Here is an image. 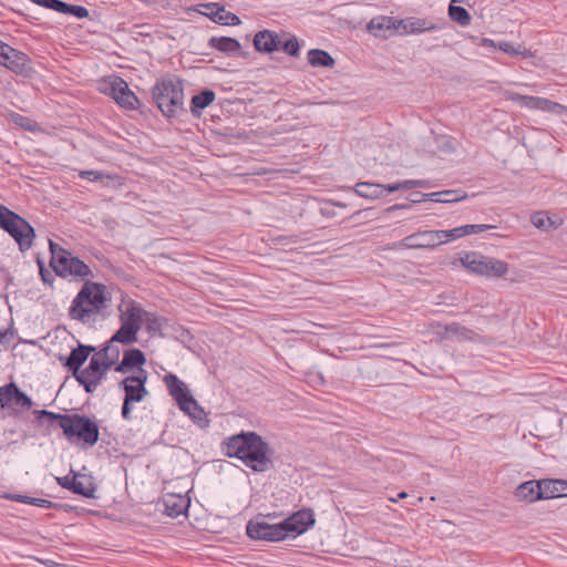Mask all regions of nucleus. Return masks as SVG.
I'll return each instance as SVG.
<instances>
[{"instance_id":"nucleus-1","label":"nucleus","mask_w":567,"mask_h":567,"mask_svg":"<svg viewBox=\"0 0 567 567\" xmlns=\"http://www.w3.org/2000/svg\"><path fill=\"white\" fill-rule=\"evenodd\" d=\"M226 455L237 457L256 472L267 471L270 465V449L261 436L255 432L230 436L225 442Z\"/></svg>"},{"instance_id":"nucleus-2","label":"nucleus","mask_w":567,"mask_h":567,"mask_svg":"<svg viewBox=\"0 0 567 567\" xmlns=\"http://www.w3.org/2000/svg\"><path fill=\"white\" fill-rule=\"evenodd\" d=\"M106 303L105 286L86 281L72 300L69 308V317L82 324H90L94 322L96 316L106 308Z\"/></svg>"},{"instance_id":"nucleus-3","label":"nucleus","mask_w":567,"mask_h":567,"mask_svg":"<svg viewBox=\"0 0 567 567\" xmlns=\"http://www.w3.org/2000/svg\"><path fill=\"white\" fill-rule=\"evenodd\" d=\"M38 419L48 417L59 421V426L69 440L76 437L91 447L99 441V426L96 422L85 415L80 414H58L47 410L35 411Z\"/></svg>"},{"instance_id":"nucleus-4","label":"nucleus","mask_w":567,"mask_h":567,"mask_svg":"<svg viewBox=\"0 0 567 567\" xmlns=\"http://www.w3.org/2000/svg\"><path fill=\"white\" fill-rule=\"evenodd\" d=\"M153 99L167 117L177 116L184 111V90L178 79H163L153 87Z\"/></svg>"},{"instance_id":"nucleus-5","label":"nucleus","mask_w":567,"mask_h":567,"mask_svg":"<svg viewBox=\"0 0 567 567\" xmlns=\"http://www.w3.org/2000/svg\"><path fill=\"white\" fill-rule=\"evenodd\" d=\"M169 394L177 402L179 409L189 415L199 425H207L205 411L198 405L190 394L187 385L173 373H167L163 379Z\"/></svg>"},{"instance_id":"nucleus-6","label":"nucleus","mask_w":567,"mask_h":567,"mask_svg":"<svg viewBox=\"0 0 567 567\" xmlns=\"http://www.w3.org/2000/svg\"><path fill=\"white\" fill-rule=\"evenodd\" d=\"M49 247L51 252L50 265L58 276L63 278H85L91 275V270L87 265H85L78 257H74L60 245L49 240Z\"/></svg>"},{"instance_id":"nucleus-7","label":"nucleus","mask_w":567,"mask_h":567,"mask_svg":"<svg viewBox=\"0 0 567 567\" xmlns=\"http://www.w3.org/2000/svg\"><path fill=\"white\" fill-rule=\"evenodd\" d=\"M0 226L17 241L21 251L32 246L33 227L21 216L0 204Z\"/></svg>"},{"instance_id":"nucleus-8","label":"nucleus","mask_w":567,"mask_h":567,"mask_svg":"<svg viewBox=\"0 0 567 567\" xmlns=\"http://www.w3.org/2000/svg\"><path fill=\"white\" fill-rule=\"evenodd\" d=\"M121 327L111 338V342L131 344L136 342L137 332L144 320H150V312L135 303H130L121 317Z\"/></svg>"},{"instance_id":"nucleus-9","label":"nucleus","mask_w":567,"mask_h":567,"mask_svg":"<svg viewBox=\"0 0 567 567\" xmlns=\"http://www.w3.org/2000/svg\"><path fill=\"white\" fill-rule=\"evenodd\" d=\"M460 261L466 269L480 276L498 278L508 271V265L505 261L476 251L465 252L460 257Z\"/></svg>"},{"instance_id":"nucleus-10","label":"nucleus","mask_w":567,"mask_h":567,"mask_svg":"<svg viewBox=\"0 0 567 567\" xmlns=\"http://www.w3.org/2000/svg\"><path fill=\"white\" fill-rule=\"evenodd\" d=\"M146 381L147 372L144 369H138L136 375L127 377L121 382L125 391V399L122 406L123 419H131V403L141 402L148 394L145 388Z\"/></svg>"},{"instance_id":"nucleus-11","label":"nucleus","mask_w":567,"mask_h":567,"mask_svg":"<svg viewBox=\"0 0 567 567\" xmlns=\"http://www.w3.org/2000/svg\"><path fill=\"white\" fill-rule=\"evenodd\" d=\"M246 532L252 539L279 542L289 538L285 522L269 524L265 520H250L247 524Z\"/></svg>"},{"instance_id":"nucleus-12","label":"nucleus","mask_w":567,"mask_h":567,"mask_svg":"<svg viewBox=\"0 0 567 567\" xmlns=\"http://www.w3.org/2000/svg\"><path fill=\"white\" fill-rule=\"evenodd\" d=\"M101 91L112 96L122 107L133 110L136 106L137 99L135 94L121 78H109L101 84Z\"/></svg>"},{"instance_id":"nucleus-13","label":"nucleus","mask_w":567,"mask_h":567,"mask_svg":"<svg viewBox=\"0 0 567 567\" xmlns=\"http://www.w3.org/2000/svg\"><path fill=\"white\" fill-rule=\"evenodd\" d=\"M32 406L31 399L21 392L14 383L0 388V409L28 411Z\"/></svg>"},{"instance_id":"nucleus-14","label":"nucleus","mask_w":567,"mask_h":567,"mask_svg":"<svg viewBox=\"0 0 567 567\" xmlns=\"http://www.w3.org/2000/svg\"><path fill=\"white\" fill-rule=\"evenodd\" d=\"M28 56L0 40V64L17 74L28 71Z\"/></svg>"},{"instance_id":"nucleus-15","label":"nucleus","mask_w":567,"mask_h":567,"mask_svg":"<svg viewBox=\"0 0 567 567\" xmlns=\"http://www.w3.org/2000/svg\"><path fill=\"white\" fill-rule=\"evenodd\" d=\"M437 237L435 230H422L404 237L398 247L405 249L434 248L440 245Z\"/></svg>"},{"instance_id":"nucleus-16","label":"nucleus","mask_w":567,"mask_h":567,"mask_svg":"<svg viewBox=\"0 0 567 567\" xmlns=\"http://www.w3.org/2000/svg\"><path fill=\"white\" fill-rule=\"evenodd\" d=\"M398 24L399 29L403 30V34H414L440 30L444 24V20L433 21L411 17L406 19H399Z\"/></svg>"},{"instance_id":"nucleus-17","label":"nucleus","mask_w":567,"mask_h":567,"mask_svg":"<svg viewBox=\"0 0 567 567\" xmlns=\"http://www.w3.org/2000/svg\"><path fill=\"white\" fill-rule=\"evenodd\" d=\"M199 7L203 8L199 12L216 23L223 25H238L240 23V19L235 13L227 11L225 7L219 3H203Z\"/></svg>"},{"instance_id":"nucleus-18","label":"nucleus","mask_w":567,"mask_h":567,"mask_svg":"<svg viewBox=\"0 0 567 567\" xmlns=\"http://www.w3.org/2000/svg\"><path fill=\"white\" fill-rule=\"evenodd\" d=\"M399 19L385 16L373 18L367 25V30L375 38L388 39L399 30Z\"/></svg>"},{"instance_id":"nucleus-19","label":"nucleus","mask_w":567,"mask_h":567,"mask_svg":"<svg viewBox=\"0 0 567 567\" xmlns=\"http://www.w3.org/2000/svg\"><path fill=\"white\" fill-rule=\"evenodd\" d=\"M284 522L289 538H295L296 536L305 533L309 528V526L313 525L315 518L311 511L303 509L295 513Z\"/></svg>"},{"instance_id":"nucleus-20","label":"nucleus","mask_w":567,"mask_h":567,"mask_svg":"<svg viewBox=\"0 0 567 567\" xmlns=\"http://www.w3.org/2000/svg\"><path fill=\"white\" fill-rule=\"evenodd\" d=\"M162 503L164 513L175 518L187 512L190 501L186 495L167 493L163 496Z\"/></svg>"},{"instance_id":"nucleus-21","label":"nucleus","mask_w":567,"mask_h":567,"mask_svg":"<svg viewBox=\"0 0 567 567\" xmlns=\"http://www.w3.org/2000/svg\"><path fill=\"white\" fill-rule=\"evenodd\" d=\"M279 45L278 37L269 30L259 31L254 37V47L259 52L271 53L278 50Z\"/></svg>"},{"instance_id":"nucleus-22","label":"nucleus","mask_w":567,"mask_h":567,"mask_svg":"<svg viewBox=\"0 0 567 567\" xmlns=\"http://www.w3.org/2000/svg\"><path fill=\"white\" fill-rule=\"evenodd\" d=\"M515 497L518 501L527 503L542 499L540 481H527L522 483L515 491Z\"/></svg>"},{"instance_id":"nucleus-23","label":"nucleus","mask_w":567,"mask_h":567,"mask_svg":"<svg viewBox=\"0 0 567 567\" xmlns=\"http://www.w3.org/2000/svg\"><path fill=\"white\" fill-rule=\"evenodd\" d=\"M530 221L536 228L550 231L560 227L564 219L558 215L550 216L545 212H537L532 215Z\"/></svg>"},{"instance_id":"nucleus-24","label":"nucleus","mask_w":567,"mask_h":567,"mask_svg":"<svg viewBox=\"0 0 567 567\" xmlns=\"http://www.w3.org/2000/svg\"><path fill=\"white\" fill-rule=\"evenodd\" d=\"M542 499L558 498L567 495V483L561 480H542Z\"/></svg>"},{"instance_id":"nucleus-25","label":"nucleus","mask_w":567,"mask_h":567,"mask_svg":"<svg viewBox=\"0 0 567 567\" xmlns=\"http://www.w3.org/2000/svg\"><path fill=\"white\" fill-rule=\"evenodd\" d=\"M210 48L224 52L229 55L239 54L241 55L240 43L229 37H213L209 39Z\"/></svg>"},{"instance_id":"nucleus-26","label":"nucleus","mask_w":567,"mask_h":567,"mask_svg":"<svg viewBox=\"0 0 567 567\" xmlns=\"http://www.w3.org/2000/svg\"><path fill=\"white\" fill-rule=\"evenodd\" d=\"M76 381L82 384L87 393H92L96 390L104 375L102 372H92L89 368L78 370L73 373Z\"/></svg>"},{"instance_id":"nucleus-27","label":"nucleus","mask_w":567,"mask_h":567,"mask_svg":"<svg viewBox=\"0 0 567 567\" xmlns=\"http://www.w3.org/2000/svg\"><path fill=\"white\" fill-rule=\"evenodd\" d=\"M146 359L144 353L138 349H131L124 352L121 363L115 367L116 372H125L126 369L143 365Z\"/></svg>"},{"instance_id":"nucleus-28","label":"nucleus","mask_w":567,"mask_h":567,"mask_svg":"<svg viewBox=\"0 0 567 567\" xmlns=\"http://www.w3.org/2000/svg\"><path fill=\"white\" fill-rule=\"evenodd\" d=\"M94 351L93 347L80 344L78 348L73 349L70 355L66 359L65 367L69 370L76 372L80 367L86 361L90 353Z\"/></svg>"},{"instance_id":"nucleus-29","label":"nucleus","mask_w":567,"mask_h":567,"mask_svg":"<svg viewBox=\"0 0 567 567\" xmlns=\"http://www.w3.org/2000/svg\"><path fill=\"white\" fill-rule=\"evenodd\" d=\"M354 190L361 197L375 199L384 195V185L362 182L355 185Z\"/></svg>"},{"instance_id":"nucleus-30","label":"nucleus","mask_w":567,"mask_h":567,"mask_svg":"<svg viewBox=\"0 0 567 567\" xmlns=\"http://www.w3.org/2000/svg\"><path fill=\"white\" fill-rule=\"evenodd\" d=\"M72 492L90 498L94 497L95 486L91 477L86 475L75 474Z\"/></svg>"},{"instance_id":"nucleus-31","label":"nucleus","mask_w":567,"mask_h":567,"mask_svg":"<svg viewBox=\"0 0 567 567\" xmlns=\"http://www.w3.org/2000/svg\"><path fill=\"white\" fill-rule=\"evenodd\" d=\"M426 198L435 203H455L466 198V194L460 190H442L430 193Z\"/></svg>"},{"instance_id":"nucleus-32","label":"nucleus","mask_w":567,"mask_h":567,"mask_svg":"<svg viewBox=\"0 0 567 567\" xmlns=\"http://www.w3.org/2000/svg\"><path fill=\"white\" fill-rule=\"evenodd\" d=\"M308 62L312 66L332 68L334 65L333 58L323 50L312 49L308 52Z\"/></svg>"},{"instance_id":"nucleus-33","label":"nucleus","mask_w":567,"mask_h":567,"mask_svg":"<svg viewBox=\"0 0 567 567\" xmlns=\"http://www.w3.org/2000/svg\"><path fill=\"white\" fill-rule=\"evenodd\" d=\"M215 97V92L212 90H204L199 94L194 95L192 97V113L195 114L199 110L207 107L214 102Z\"/></svg>"},{"instance_id":"nucleus-34","label":"nucleus","mask_w":567,"mask_h":567,"mask_svg":"<svg viewBox=\"0 0 567 567\" xmlns=\"http://www.w3.org/2000/svg\"><path fill=\"white\" fill-rule=\"evenodd\" d=\"M109 341L107 346L99 352V355L104 360L105 368H111L120 357V349Z\"/></svg>"},{"instance_id":"nucleus-35","label":"nucleus","mask_w":567,"mask_h":567,"mask_svg":"<svg viewBox=\"0 0 567 567\" xmlns=\"http://www.w3.org/2000/svg\"><path fill=\"white\" fill-rule=\"evenodd\" d=\"M435 233L439 235L437 240H440V245L465 236L463 226L449 230H435Z\"/></svg>"},{"instance_id":"nucleus-36","label":"nucleus","mask_w":567,"mask_h":567,"mask_svg":"<svg viewBox=\"0 0 567 567\" xmlns=\"http://www.w3.org/2000/svg\"><path fill=\"white\" fill-rule=\"evenodd\" d=\"M31 2L39 4L41 7L51 9L53 11L65 13L68 9V3L61 0H30Z\"/></svg>"},{"instance_id":"nucleus-37","label":"nucleus","mask_w":567,"mask_h":567,"mask_svg":"<svg viewBox=\"0 0 567 567\" xmlns=\"http://www.w3.org/2000/svg\"><path fill=\"white\" fill-rule=\"evenodd\" d=\"M497 48L499 50H502L503 52L509 54V55H514V56H517V55H522V56H528L530 55L529 54V51H527L525 48L523 47H514L511 42H506V41H502L499 43H497Z\"/></svg>"},{"instance_id":"nucleus-38","label":"nucleus","mask_w":567,"mask_h":567,"mask_svg":"<svg viewBox=\"0 0 567 567\" xmlns=\"http://www.w3.org/2000/svg\"><path fill=\"white\" fill-rule=\"evenodd\" d=\"M86 368H89L92 372H102V375H105L106 371L110 369L105 368L104 360L101 355H99V353L91 358Z\"/></svg>"},{"instance_id":"nucleus-39","label":"nucleus","mask_w":567,"mask_h":567,"mask_svg":"<svg viewBox=\"0 0 567 567\" xmlns=\"http://www.w3.org/2000/svg\"><path fill=\"white\" fill-rule=\"evenodd\" d=\"M65 14H72L79 19H83V18L89 17V10L82 6H75V4L68 3V9H66Z\"/></svg>"},{"instance_id":"nucleus-40","label":"nucleus","mask_w":567,"mask_h":567,"mask_svg":"<svg viewBox=\"0 0 567 567\" xmlns=\"http://www.w3.org/2000/svg\"><path fill=\"white\" fill-rule=\"evenodd\" d=\"M282 50L289 55H297L299 52V43L296 38H290L282 44Z\"/></svg>"},{"instance_id":"nucleus-41","label":"nucleus","mask_w":567,"mask_h":567,"mask_svg":"<svg viewBox=\"0 0 567 567\" xmlns=\"http://www.w3.org/2000/svg\"><path fill=\"white\" fill-rule=\"evenodd\" d=\"M12 120L17 125H19L25 130L33 131L35 128V123L33 121H31L29 117H25V116H22L19 114H14V115H12Z\"/></svg>"},{"instance_id":"nucleus-42","label":"nucleus","mask_w":567,"mask_h":567,"mask_svg":"<svg viewBox=\"0 0 567 567\" xmlns=\"http://www.w3.org/2000/svg\"><path fill=\"white\" fill-rule=\"evenodd\" d=\"M80 177L90 182H103L106 177L102 172L99 171H81Z\"/></svg>"},{"instance_id":"nucleus-43","label":"nucleus","mask_w":567,"mask_h":567,"mask_svg":"<svg viewBox=\"0 0 567 567\" xmlns=\"http://www.w3.org/2000/svg\"><path fill=\"white\" fill-rule=\"evenodd\" d=\"M463 228H464L465 236H467V235L478 234L484 230L494 228V226L486 225V224H477V225H464Z\"/></svg>"},{"instance_id":"nucleus-44","label":"nucleus","mask_w":567,"mask_h":567,"mask_svg":"<svg viewBox=\"0 0 567 567\" xmlns=\"http://www.w3.org/2000/svg\"><path fill=\"white\" fill-rule=\"evenodd\" d=\"M542 97L526 95L522 106L529 110H539Z\"/></svg>"},{"instance_id":"nucleus-45","label":"nucleus","mask_w":567,"mask_h":567,"mask_svg":"<svg viewBox=\"0 0 567 567\" xmlns=\"http://www.w3.org/2000/svg\"><path fill=\"white\" fill-rule=\"evenodd\" d=\"M542 97L526 95L522 106L529 110H539Z\"/></svg>"},{"instance_id":"nucleus-46","label":"nucleus","mask_w":567,"mask_h":567,"mask_svg":"<svg viewBox=\"0 0 567 567\" xmlns=\"http://www.w3.org/2000/svg\"><path fill=\"white\" fill-rule=\"evenodd\" d=\"M431 327L436 334H442L443 330L445 333H454L458 329L456 326H449L443 328L440 323L431 324Z\"/></svg>"},{"instance_id":"nucleus-47","label":"nucleus","mask_w":567,"mask_h":567,"mask_svg":"<svg viewBox=\"0 0 567 567\" xmlns=\"http://www.w3.org/2000/svg\"><path fill=\"white\" fill-rule=\"evenodd\" d=\"M74 478H75V475H74V476H72V477H71V476H69V475H66V476H64V477H58L56 480H58V483H59L62 487H64V488H68V489L72 491V489H73V484H74Z\"/></svg>"},{"instance_id":"nucleus-48","label":"nucleus","mask_w":567,"mask_h":567,"mask_svg":"<svg viewBox=\"0 0 567 567\" xmlns=\"http://www.w3.org/2000/svg\"><path fill=\"white\" fill-rule=\"evenodd\" d=\"M29 504L39 506L42 508H49L52 506V502L44 498L30 497Z\"/></svg>"},{"instance_id":"nucleus-49","label":"nucleus","mask_w":567,"mask_h":567,"mask_svg":"<svg viewBox=\"0 0 567 567\" xmlns=\"http://www.w3.org/2000/svg\"><path fill=\"white\" fill-rule=\"evenodd\" d=\"M554 103H555L554 101H550L548 99L542 97L539 111L550 113L551 107L554 106Z\"/></svg>"},{"instance_id":"nucleus-50","label":"nucleus","mask_w":567,"mask_h":567,"mask_svg":"<svg viewBox=\"0 0 567 567\" xmlns=\"http://www.w3.org/2000/svg\"><path fill=\"white\" fill-rule=\"evenodd\" d=\"M550 113L554 115H563V114L567 113V107L555 102L554 106L551 107Z\"/></svg>"},{"instance_id":"nucleus-51","label":"nucleus","mask_w":567,"mask_h":567,"mask_svg":"<svg viewBox=\"0 0 567 567\" xmlns=\"http://www.w3.org/2000/svg\"><path fill=\"white\" fill-rule=\"evenodd\" d=\"M525 97H526V95H522V94H518V93H508L506 95L507 100H511L513 102H517L519 105L523 104Z\"/></svg>"},{"instance_id":"nucleus-52","label":"nucleus","mask_w":567,"mask_h":567,"mask_svg":"<svg viewBox=\"0 0 567 567\" xmlns=\"http://www.w3.org/2000/svg\"><path fill=\"white\" fill-rule=\"evenodd\" d=\"M426 195L427 194H423V193H420V192H415V193H412L411 196H410V200L412 203H420L424 199H427L426 198Z\"/></svg>"},{"instance_id":"nucleus-53","label":"nucleus","mask_w":567,"mask_h":567,"mask_svg":"<svg viewBox=\"0 0 567 567\" xmlns=\"http://www.w3.org/2000/svg\"><path fill=\"white\" fill-rule=\"evenodd\" d=\"M399 187H401V190L414 188L415 187L414 179H408V181L400 182Z\"/></svg>"},{"instance_id":"nucleus-54","label":"nucleus","mask_w":567,"mask_h":567,"mask_svg":"<svg viewBox=\"0 0 567 567\" xmlns=\"http://www.w3.org/2000/svg\"><path fill=\"white\" fill-rule=\"evenodd\" d=\"M399 186H400V182L399 183H394V184L384 185V192L393 193V192H396V190H401V187H399Z\"/></svg>"},{"instance_id":"nucleus-55","label":"nucleus","mask_w":567,"mask_h":567,"mask_svg":"<svg viewBox=\"0 0 567 567\" xmlns=\"http://www.w3.org/2000/svg\"><path fill=\"white\" fill-rule=\"evenodd\" d=\"M12 499H14V501H17V502H20V503L29 504L30 496H25V495H14V496H12Z\"/></svg>"},{"instance_id":"nucleus-56","label":"nucleus","mask_w":567,"mask_h":567,"mask_svg":"<svg viewBox=\"0 0 567 567\" xmlns=\"http://www.w3.org/2000/svg\"><path fill=\"white\" fill-rule=\"evenodd\" d=\"M146 322H148V329L150 330H155V323L157 322L156 318H154V316L152 313H150V320H145Z\"/></svg>"},{"instance_id":"nucleus-57","label":"nucleus","mask_w":567,"mask_h":567,"mask_svg":"<svg viewBox=\"0 0 567 567\" xmlns=\"http://www.w3.org/2000/svg\"><path fill=\"white\" fill-rule=\"evenodd\" d=\"M481 44L484 47H497L493 40L486 38L481 40Z\"/></svg>"},{"instance_id":"nucleus-58","label":"nucleus","mask_w":567,"mask_h":567,"mask_svg":"<svg viewBox=\"0 0 567 567\" xmlns=\"http://www.w3.org/2000/svg\"><path fill=\"white\" fill-rule=\"evenodd\" d=\"M415 187H426L427 182L422 179H414Z\"/></svg>"},{"instance_id":"nucleus-59","label":"nucleus","mask_w":567,"mask_h":567,"mask_svg":"<svg viewBox=\"0 0 567 567\" xmlns=\"http://www.w3.org/2000/svg\"><path fill=\"white\" fill-rule=\"evenodd\" d=\"M408 497V494L405 492H401L398 494V498L400 499H403V498H406Z\"/></svg>"},{"instance_id":"nucleus-60","label":"nucleus","mask_w":567,"mask_h":567,"mask_svg":"<svg viewBox=\"0 0 567 567\" xmlns=\"http://www.w3.org/2000/svg\"><path fill=\"white\" fill-rule=\"evenodd\" d=\"M40 274L42 275V277H44L42 268H40ZM43 279L45 280V278H43Z\"/></svg>"}]
</instances>
